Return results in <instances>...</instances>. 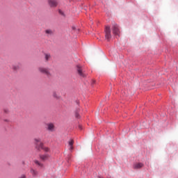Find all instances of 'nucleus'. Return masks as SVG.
Here are the masks:
<instances>
[{"mask_svg":"<svg viewBox=\"0 0 178 178\" xmlns=\"http://www.w3.org/2000/svg\"><path fill=\"white\" fill-rule=\"evenodd\" d=\"M104 33H105V38L107 42H110L111 40L112 39V31H111V26L106 25L104 26Z\"/></svg>","mask_w":178,"mask_h":178,"instance_id":"nucleus-1","label":"nucleus"},{"mask_svg":"<svg viewBox=\"0 0 178 178\" xmlns=\"http://www.w3.org/2000/svg\"><path fill=\"white\" fill-rule=\"evenodd\" d=\"M112 31L114 35L120 37V29L119 28V25H118V24H114L113 25Z\"/></svg>","mask_w":178,"mask_h":178,"instance_id":"nucleus-2","label":"nucleus"},{"mask_svg":"<svg viewBox=\"0 0 178 178\" xmlns=\"http://www.w3.org/2000/svg\"><path fill=\"white\" fill-rule=\"evenodd\" d=\"M35 148L36 149H38V151H41V149H44L45 152H49V147H44V143H40V145L36 144Z\"/></svg>","mask_w":178,"mask_h":178,"instance_id":"nucleus-3","label":"nucleus"},{"mask_svg":"<svg viewBox=\"0 0 178 178\" xmlns=\"http://www.w3.org/2000/svg\"><path fill=\"white\" fill-rule=\"evenodd\" d=\"M48 2L50 8H56L58 6V2L55 0H49Z\"/></svg>","mask_w":178,"mask_h":178,"instance_id":"nucleus-4","label":"nucleus"},{"mask_svg":"<svg viewBox=\"0 0 178 178\" xmlns=\"http://www.w3.org/2000/svg\"><path fill=\"white\" fill-rule=\"evenodd\" d=\"M76 67H77L78 74H79V76H81V77H86V74H84V73H83V70L81 69V67H80V65H77Z\"/></svg>","mask_w":178,"mask_h":178,"instance_id":"nucleus-5","label":"nucleus"},{"mask_svg":"<svg viewBox=\"0 0 178 178\" xmlns=\"http://www.w3.org/2000/svg\"><path fill=\"white\" fill-rule=\"evenodd\" d=\"M40 158L42 162H45V161H48L49 159V154H40Z\"/></svg>","mask_w":178,"mask_h":178,"instance_id":"nucleus-6","label":"nucleus"},{"mask_svg":"<svg viewBox=\"0 0 178 178\" xmlns=\"http://www.w3.org/2000/svg\"><path fill=\"white\" fill-rule=\"evenodd\" d=\"M144 168V163H136L134 165V169H141Z\"/></svg>","mask_w":178,"mask_h":178,"instance_id":"nucleus-7","label":"nucleus"},{"mask_svg":"<svg viewBox=\"0 0 178 178\" xmlns=\"http://www.w3.org/2000/svg\"><path fill=\"white\" fill-rule=\"evenodd\" d=\"M68 144L70 145V151H73L74 149V147H73L74 144V140L73 139H71L69 142Z\"/></svg>","mask_w":178,"mask_h":178,"instance_id":"nucleus-8","label":"nucleus"},{"mask_svg":"<svg viewBox=\"0 0 178 178\" xmlns=\"http://www.w3.org/2000/svg\"><path fill=\"white\" fill-rule=\"evenodd\" d=\"M31 173L33 176V177H37L38 176V171L31 168Z\"/></svg>","mask_w":178,"mask_h":178,"instance_id":"nucleus-9","label":"nucleus"},{"mask_svg":"<svg viewBox=\"0 0 178 178\" xmlns=\"http://www.w3.org/2000/svg\"><path fill=\"white\" fill-rule=\"evenodd\" d=\"M39 70H40V72H41V73H44L45 74H47V76H49V71H47V69H45V68H41V67H40L39 68Z\"/></svg>","mask_w":178,"mask_h":178,"instance_id":"nucleus-10","label":"nucleus"},{"mask_svg":"<svg viewBox=\"0 0 178 178\" xmlns=\"http://www.w3.org/2000/svg\"><path fill=\"white\" fill-rule=\"evenodd\" d=\"M80 108H78L75 111V118L76 119H80Z\"/></svg>","mask_w":178,"mask_h":178,"instance_id":"nucleus-11","label":"nucleus"},{"mask_svg":"<svg viewBox=\"0 0 178 178\" xmlns=\"http://www.w3.org/2000/svg\"><path fill=\"white\" fill-rule=\"evenodd\" d=\"M72 158H73V156L72 155V154H70L67 155V163H72Z\"/></svg>","mask_w":178,"mask_h":178,"instance_id":"nucleus-12","label":"nucleus"},{"mask_svg":"<svg viewBox=\"0 0 178 178\" xmlns=\"http://www.w3.org/2000/svg\"><path fill=\"white\" fill-rule=\"evenodd\" d=\"M34 162H35V165L40 166V168H44V164L40 163V161H38V160H35Z\"/></svg>","mask_w":178,"mask_h":178,"instance_id":"nucleus-13","label":"nucleus"},{"mask_svg":"<svg viewBox=\"0 0 178 178\" xmlns=\"http://www.w3.org/2000/svg\"><path fill=\"white\" fill-rule=\"evenodd\" d=\"M55 128L54 124L51 123L48 124V130H53Z\"/></svg>","mask_w":178,"mask_h":178,"instance_id":"nucleus-14","label":"nucleus"},{"mask_svg":"<svg viewBox=\"0 0 178 178\" xmlns=\"http://www.w3.org/2000/svg\"><path fill=\"white\" fill-rule=\"evenodd\" d=\"M58 13L61 15V16H65V13H63L60 9L58 10Z\"/></svg>","mask_w":178,"mask_h":178,"instance_id":"nucleus-15","label":"nucleus"},{"mask_svg":"<svg viewBox=\"0 0 178 178\" xmlns=\"http://www.w3.org/2000/svg\"><path fill=\"white\" fill-rule=\"evenodd\" d=\"M96 83H97V81L95 80L92 79L91 81V86L93 87L94 86H95Z\"/></svg>","mask_w":178,"mask_h":178,"instance_id":"nucleus-16","label":"nucleus"},{"mask_svg":"<svg viewBox=\"0 0 178 178\" xmlns=\"http://www.w3.org/2000/svg\"><path fill=\"white\" fill-rule=\"evenodd\" d=\"M53 97H54V98H56L57 99H59V97H58V95H56V92H54L53 93Z\"/></svg>","mask_w":178,"mask_h":178,"instance_id":"nucleus-17","label":"nucleus"},{"mask_svg":"<svg viewBox=\"0 0 178 178\" xmlns=\"http://www.w3.org/2000/svg\"><path fill=\"white\" fill-rule=\"evenodd\" d=\"M45 33H46V34H52V31L47 29L45 31Z\"/></svg>","mask_w":178,"mask_h":178,"instance_id":"nucleus-18","label":"nucleus"},{"mask_svg":"<svg viewBox=\"0 0 178 178\" xmlns=\"http://www.w3.org/2000/svg\"><path fill=\"white\" fill-rule=\"evenodd\" d=\"M49 58H51L50 55L45 54V59H46V60H48L49 59Z\"/></svg>","mask_w":178,"mask_h":178,"instance_id":"nucleus-19","label":"nucleus"},{"mask_svg":"<svg viewBox=\"0 0 178 178\" xmlns=\"http://www.w3.org/2000/svg\"><path fill=\"white\" fill-rule=\"evenodd\" d=\"M76 105H80V101L79 100H76Z\"/></svg>","mask_w":178,"mask_h":178,"instance_id":"nucleus-20","label":"nucleus"},{"mask_svg":"<svg viewBox=\"0 0 178 178\" xmlns=\"http://www.w3.org/2000/svg\"><path fill=\"white\" fill-rule=\"evenodd\" d=\"M13 69L14 71H16V70H17V67L14 66Z\"/></svg>","mask_w":178,"mask_h":178,"instance_id":"nucleus-21","label":"nucleus"},{"mask_svg":"<svg viewBox=\"0 0 178 178\" xmlns=\"http://www.w3.org/2000/svg\"><path fill=\"white\" fill-rule=\"evenodd\" d=\"M9 111L7 109H4V113H8Z\"/></svg>","mask_w":178,"mask_h":178,"instance_id":"nucleus-22","label":"nucleus"},{"mask_svg":"<svg viewBox=\"0 0 178 178\" xmlns=\"http://www.w3.org/2000/svg\"><path fill=\"white\" fill-rule=\"evenodd\" d=\"M72 30H73L74 31H76V28H75V26H72Z\"/></svg>","mask_w":178,"mask_h":178,"instance_id":"nucleus-23","label":"nucleus"},{"mask_svg":"<svg viewBox=\"0 0 178 178\" xmlns=\"http://www.w3.org/2000/svg\"><path fill=\"white\" fill-rule=\"evenodd\" d=\"M35 141H36V143H40V139H35Z\"/></svg>","mask_w":178,"mask_h":178,"instance_id":"nucleus-24","label":"nucleus"},{"mask_svg":"<svg viewBox=\"0 0 178 178\" xmlns=\"http://www.w3.org/2000/svg\"><path fill=\"white\" fill-rule=\"evenodd\" d=\"M19 178H26V175H22V177H19Z\"/></svg>","mask_w":178,"mask_h":178,"instance_id":"nucleus-25","label":"nucleus"},{"mask_svg":"<svg viewBox=\"0 0 178 178\" xmlns=\"http://www.w3.org/2000/svg\"><path fill=\"white\" fill-rule=\"evenodd\" d=\"M80 32V29H78L77 30H76V33H79Z\"/></svg>","mask_w":178,"mask_h":178,"instance_id":"nucleus-26","label":"nucleus"},{"mask_svg":"<svg viewBox=\"0 0 178 178\" xmlns=\"http://www.w3.org/2000/svg\"><path fill=\"white\" fill-rule=\"evenodd\" d=\"M4 122H8V120H4Z\"/></svg>","mask_w":178,"mask_h":178,"instance_id":"nucleus-27","label":"nucleus"},{"mask_svg":"<svg viewBox=\"0 0 178 178\" xmlns=\"http://www.w3.org/2000/svg\"><path fill=\"white\" fill-rule=\"evenodd\" d=\"M22 163H23L24 165H25V162H24V161H23Z\"/></svg>","mask_w":178,"mask_h":178,"instance_id":"nucleus-28","label":"nucleus"},{"mask_svg":"<svg viewBox=\"0 0 178 178\" xmlns=\"http://www.w3.org/2000/svg\"><path fill=\"white\" fill-rule=\"evenodd\" d=\"M79 129H81V126H79Z\"/></svg>","mask_w":178,"mask_h":178,"instance_id":"nucleus-29","label":"nucleus"}]
</instances>
